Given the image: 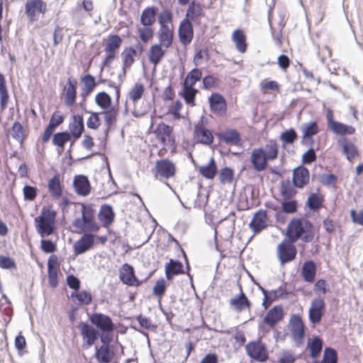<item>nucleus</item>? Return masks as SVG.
Masks as SVG:
<instances>
[{"instance_id":"obj_1","label":"nucleus","mask_w":363,"mask_h":363,"mask_svg":"<svg viewBox=\"0 0 363 363\" xmlns=\"http://www.w3.org/2000/svg\"><path fill=\"white\" fill-rule=\"evenodd\" d=\"M288 236L296 241L301 239L305 242H310L314 238L312 223L304 218H293L287 226Z\"/></svg>"},{"instance_id":"obj_2","label":"nucleus","mask_w":363,"mask_h":363,"mask_svg":"<svg viewBox=\"0 0 363 363\" xmlns=\"http://www.w3.org/2000/svg\"><path fill=\"white\" fill-rule=\"evenodd\" d=\"M56 215L57 213L54 210L43 207L40 214L34 218L36 231L42 238L55 233Z\"/></svg>"},{"instance_id":"obj_3","label":"nucleus","mask_w":363,"mask_h":363,"mask_svg":"<svg viewBox=\"0 0 363 363\" xmlns=\"http://www.w3.org/2000/svg\"><path fill=\"white\" fill-rule=\"evenodd\" d=\"M247 356L258 362H265L269 359V353L266 345L261 340H253L245 345Z\"/></svg>"},{"instance_id":"obj_4","label":"nucleus","mask_w":363,"mask_h":363,"mask_svg":"<svg viewBox=\"0 0 363 363\" xmlns=\"http://www.w3.org/2000/svg\"><path fill=\"white\" fill-rule=\"evenodd\" d=\"M293 240L284 239L277 247V257L281 266L292 262L296 257L297 250Z\"/></svg>"},{"instance_id":"obj_5","label":"nucleus","mask_w":363,"mask_h":363,"mask_svg":"<svg viewBox=\"0 0 363 363\" xmlns=\"http://www.w3.org/2000/svg\"><path fill=\"white\" fill-rule=\"evenodd\" d=\"M289 324L294 342L298 347L302 345L306 335V327L301 316L298 314H293L291 316Z\"/></svg>"},{"instance_id":"obj_6","label":"nucleus","mask_w":363,"mask_h":363,"mask_svg":"<svg viewBox=\"0 0 363 363\" xmlns=\"http://www.w3.org/2000/svg\"><path fill=\"white\" fill-rule=\"evenodd\" d=\"M89 320L96 327V329L101 331L102 334L111 333L116 329L115 324L111 318L104 313H94L89 315Z\"/></svg>"},{"instance_id":"obj_7","label":"nucleus","mask_w":363,"mask_h":363,"mask_svg":"<svg viewBox=\"0 0 363 363\" xmlns=\"http://www.w3.org/2000/svg\"><path fill=\"white\" fill-rule=\"evenodd\" d=\"M78 328L84 340L83 348L88 349L91 347L99 337V331L86 322L81 321Z\"/></svg>"},{"instance_id":"obj_8","label":"nucleus","mask_w":363,"mask_h":363,"mask_svg":"<svg viewBox=\"0 0 363 363\" xmlns=\"http://www.w3.org/2000/svg\"><path fill=\"white\" fill-rule=\"evenodd\" d=\"M325 313V303L323 298H315L311 303L308 318L313 325L319 323Z\"/></svg>"},{"instance_id":"obj_9","label":"nucleus","mask_w":363,"mask_h":363,"mask_svg":"<svg viewBox=\"0 0 363 363\" xmlns=\"http://www.w3.org/2000/svg\"><path fill=\"white\" fill-rule=\"evenodd\" d=\"M119 279L123 284L128 286H139L143 281L136 277L134 267L128 263L123 264L119 272Z\"/></svg>"},{"instance_id":"obj_10","label":"nucleus","mask_w":363,"mask_h":363,"mask_svg":"<svg viewBox=\"0 0 363 363\" xmlns=\"http://www.w3.org/2000/svg\"><path fill=\"white\" fill-rule=\"evenodd\" d=\"M47 11V4L43 0H27L25 4V13L30 22L35 20L36 12L44 15Z\"/></svg>"},{"instance_id":"obj_11","label":"nucleus","mask_w":363,"mask_h":363,"mask_svg":"<svg viewBox=\"0 0 363 363\" xmlns=\"http://www.w3.org/2000/svg\"><path fill=\"white\" fill-rule=\"evenodd\" d=\"M95 235L93 233H84L83 235L77 240L73 250L76 256L86 253L91 249L94 245Z\"/></svg>"},{"instance_id":"obj_12","label":"nucleus","mask_w":363,"mask_h":363,"mask_svg":"<svg viewBox=\"0 0 363 363\" xmlns=\"http://www.w3.org/2000/svg\"><path fill=\"white\" fill-rule=\"evenodd\" d=\"M310 179L309 170L303 164L294 168L292 173L293 185L298 189L303 188Z\"/></svg>"},{"instance_id":"obj_13","label":"nucleus","mask_w":363,"mask_h":363,"mask_svg":"<svg viewBox=\"0 0 363 363\" xmlns=\"http://www.w3.org/2000/svg\"><path fill=\"white\" fill-rule=\"evenodd\" d=\"M178 36L183 45L186 46L190 44L194 38L193 23L187 19H183L178 28Z\"/></svg>"},{"instance_id":"obj_14","label":"nucleus","mask_w":363,"mask_h":363,"mask_svg":"<svg viewBox=\"0 0 363 363\" xmlns=\"http://www.w3.org/2000/svg\"><path fill=\"white\" fill-rule=\"evenodd\" d=\"M216 136L220 142L225 143L227 145L238 146L241 145L242 143L240 133L233 128H228L217 133Z\"/></svg>"},{"instance_id":"obj_15","label":"nucleus","mask_w":363,"mask_h":363,"mask_svg":"<svg viewBox=\"0 0 363 363\" xmlns=\"http://www.w3.org/2000/svg\"><path fill=\"white\" fill-rule=\"evenodd\" d=\"M208 104L210 109L213 113L220 116L225 114L227 111V103L223 96L220 94H211L208 97Z\"/></svg>"},{"instance_id":"obj_16","label":"nucleus","mask_w":363,"mask_h":363,"mask_svg":"<svg viewBox=\"0 0 363 363\" xmlns=\"http://www.w3.org/2000/svg\"><path fill=\"white\" fill-rule=\"evenodd\" d=\"M73 187L76 194L82 196H87L91 190L90 182L87 176L78 174L73 179Z\"/></svg>"},{"instance_id":"obj_17","label":"nucleus","mask_w":363,"mask_h":363,"mask_svg":"<svg viewBox=\"0 0 363 363\" xmlns=\"http://www.w3.org/2000/svg\"><path fill=\"white\" fill-rule=\"evenodd\" d=\"M284 316V310L281 306H274L269 309L263 318V322L269 328H274Z\"/></svg>"},{"instance_id":"obj_18","label":"nucleus","mask_w":363,"mask_h":363,"mask_svg":"<svg viewBox=\"0 0 363 363\" xmlns=\"http://www.w3.org/2000/svg\"><path fill=\"white\" fill-rule=\"evenodd\" d=\"M156 176L160 175L164 179L172 177L176 171L174 164L168 159H162L157 161L155 164Z\"/></svg>"},{"instance_id":"obj_19","label":"nucleus","mask_w":363,"mask_h":363,"mask_svg":"<svg viewBox=\"0 0 363 363\" xmlns=\"http://www.w3.org/2000/svg\"><path fill=\"white\" fill-rule=\"evenodd\" d=\"M72 226L79 230V233H95L100 229V225L95 218L84 219L83 221L79 219H74L72 221Z\"/></svg>"},{"instance_id":"obj_20","label":"nucleus","mask_w":363,"mask_h":363,"mask_svg":"<svg viewBox=\"0 0 363 363\" xmlns=\"http://www.w3.org/2000/svg\"><path fill=\"white\" fill-rule=\"evenodd\" d=\"M250 162L257 172L264 171L267 167L268 160L264 155L263 147L253 149L251 152Z\"/></svg>"},{"instance_id":"obj_21","label":"nucleus","mask_w":363,"mask_h":363,"mask_svg":"<svg viewBox=\"0 0 363 363\" xmlns=\"http://www.w3.org/2000/svg\"><path fill=\"white\" fill-rule=\"evenodd\" d=\"M84 131V124L82 115H73L72 121L69 124L68 134L72 139L77 140L82 136Z\"/></svg>"},{"instance_id":"obj_22","label":"nucleus","mask_w":363,"mask_h":363,"mask_svg":"<svg viewBox=\"0 0 363 363\" xmlns=\"http://www.w3.org/2000/svg\"><path fill=\"white\" fill-rule=\"evenodd\" d=\"M267 219V211L259 209L254 214L249 227L255 234H257L266 228Z\"/></svg>"},{"instance_id":"obj_23","label":"nucleus","mask_w":363,"mask_h":363,"mask_svg":"<svg viewBox=\"0 0 363 363\" xmlns=\"http://www.w3.org/2000/svg\"><path fill=\"white\" fill-rule=\"evenodd\" d=\"M204 15V12L201 4L195 0L191 1L186 12L185 18L191 23L196 22L199 23L201 18Z\"/></svg>"},{"instance_id":"obj_24","label":"nucleus","mask_w":363,"mask_h":363,"mask_svg":"<svg viewBox=\"0 0 363 363\" xmlns=\"http://www.w3.org/2000/svg\"><path fill=\"white\" fill-rule=\"evenodd\" d=\"M123 40L118 34H111L108 35L105 43L104 51L106 54L116 58L120 47L121 46Z\"/></svg>"},{"instance_id":"obj_25","label":"nucleus","mask_w":363,"mask_h":363,"mask_svg":"<svg viewBox=\"0 0 363 363\" xmlns=\"http://www.w3.org/2000/svg\"><path fill=\"white\" fill-rule=\"evenodd\" d=\"M298 208V201L294 199H283L281 202V211L276 213L277 220H284V213L294 214L297 212Z\"/></svg>"},{"instance_id":"obj_26","label":"nucleus","mask_w":363,"mask_h":363,"mask_svg":"<svg viewBox=\"0 0 363 363\" xmlns=\"http://www.w3.org/2000/svg\"><path fill=\"white\" fill-rule=\"evenodd\" d=\"M165 277L172 280L174 276L184 274L183 264L177 259H170L164 267Z\"/></svg>"},{"instance_id":"obj_27","label":"nucleus","mask_w":363,"mask_h":363,"mask_svg":"<svg viewBox=\"0 0 363 363\" xmlns=\"http://www.w3.org/2000/svg\"><path fill=\"white\" fill-rule=\"evenodd\" d=\"M302 130V140L301 144H306L307 140H312V138L318 133L319 128L318 123L315 121L304 123L301 126Z\"/></svg>"},{"instance_id":"obj_28","label":"nucleus","mask_w":363,"mask_h":363,"mask_svg":"<svg viewBox=\"0 0 363 363\" xmlns=\"http://www.w3.org/2000/svg\"><path fill=\"white\" fill-rule=\"evenodd\" d=\"M77 82L71 77L67 79L66 86L65 87V104L67 106H72L76 102L77 99Z\"/></svg>"},{"instance_id":"obj_29","label":"nucleus","mask_w":363,"mask_h":363,"mask_svg":"<svg viewBox=\"0 0 363 363\" xmlns=\"http://www.w3.org/2000/svg\"><path fill=\"white\" fill-rule=\"evenodd\" d=\"M230 305L235 311L241 312L245 308L250 309L252 303L240 288V294L230 300Z\"/></svg>"},{"instance_id":"obj_30","label":"nucleus","mask_w":363,"mask_h":363,"mask_svg":"<svg viewBox=\"0 0 363 363\" xmlns=\"http://www.w3.org/2000/svg\"><path fill=\"white\" fill-rule=\"evenodd\" d=\"M115 213L113 207L109 204L101 206L98 213V218L102 223L104 227L107 228L114 221Z\"/></svg>"},{"instance_id":"obj_31","label":"nucleus","mask_w":363,"mask_h":363,"mask_svg":"<svg viewBox=\"0 0 363 363\" xmlns=\"http://www.w3.org/2000/svg\"><path fill=\"white\" fill-rule=\"evenodd\" d=\"M316 272L317 266L314 261L306 260L302 265L301 274L305 281L312 283L315 281Z\"/></svg>"},{"instance_id":"obj_32","label":"nucleus","mask_w":363,"mask_h":363,"mask_svg":"<svg viewBox=\"0 0 363 363\" xmlns=\"http://www.w3.org/2000/svg\"><path fill=\"white\" fill-rule=\"evenodd\" d=\"M161 45H152L148 52V60L155 67L159 65L166 55V50Z\"/></svg>"},{"instance_id":"obj_33","label":"nucleus","mask_w":363,"mask_h":363,"mask_svg":"<svg viewBox=\"0 0 363 363\" xmlns=\"http://www.w3.org/2000/svg\"><path fill=\"white\" fill-rule=\"evenodd\" d=\"M81 82L83 84L81 96L84 98V101H86V97L92 93L98 83L96 82L95 77L90 74L83 76L81 78Z\"/></svg>"},{"instance_id":"obj_34","label":"nucleus","mask_w":363,"mask_h":363,"mask_svg":"<svg viewBox=\"0 0 363 363\" xmlns=\"http://www.w3.org/2000/svg\"><path fill=\"white\" fill-rule=\"evenodd\" d=\"M157 8L155 6L146 7L140 15V23L143 26H151L156 21Z\"/></svg>"},{"instance_id":"obj_35","label":"nucleus","mask_w":363,"mask_h":363,"mask_svg":"<svg viewBox=\"0 0 363 363\" xmlns=\"http://www.w3.org/2000/svg\"><path fill=\"white\" fill-rule=\"evenodd\" d=\"M95 357L99 363H110L114 356L113 351L110 347L101 345L99 347H95Z\"/></svg>"},{"instance_id":"obj_36","label":"nucleus","mask_w":363,"mask_h":363,"mask_svg":"<svg viewBox=\"0 0 363 363\" xmlns=\"http://www.w3.org/2000/svg\"><path fill=\"white\" fill-rule=\"evenodd\" d=\"M157 36L160 41L158 45H161L164 48H169L172 45L174 32L169 28H160Z\"/></svg>"},{"instance_id":"obj_37","label":"nucleus","mask_w":363,"mask_h":363,"mask_svg":"<svg viewBox=\"0 0 363 363\" xmlns=\"http://www.w3.org/2000/svg\"><path fill=\"white\" fill-rule=\"evenodd\" d=\"M72 138L68 134V130L57 132L52 136V144L57 147L58 154L61 155L65 149V144Z\"/></svg>"},{"instance_id":"obj_38","label":"nucleus","mask_w":363,"mask_h":363,"mask_svg":"<svg viewBox=\"0 0 363 363\" xmlns=\"http://www.w3.org/2000/svg\"><path fill=\"white\" fill-rule=\"evenodd\" d=\"M232 40L240 52L245 53L247 51L246 35L242 30L236 29L234 30L232 34Z\"/></svg>"},{"instance_id":"obj_39","label":"nucleus","mask_w":363,"mask_h":363,"mask_svg":"<svg viewBox=\"0 0 363 363\" xmlns=\"http://www.w3.org/2000/svg\"><path fill=\"white\" fill-rule=\"evenodd\" d=\"M217 165L213 157H211L208 163L199 167L200 174L208 179H214L217 173Z\"/></svg>"},{"instance_id":"obj_40","label":"nucleus","mask_w":363,"mask_h":363,"mask_svg":"<svg viewBox=\"0 0 363 363\" xmlns=\"http://www.w3.org/2000/svg\"><path fill=\"white\" fill-rule=\"evenodd\" d=\"M48 191L55 199H59L62 196V189L60 183V178L58 174L52 177L48 184Z\"/></svg>"},{"instance_id":"obj_41","label":"nucleus","mask_w":363,"mask_h":363,"mask_svg":"<svg viewBox=\"0 0 363 363\" xmlns=\"http://www.w3.org/2000/svg\"><path fill=\"white\" fill-rule=\"evenodd\" d=\"M137 55L136 49L133 47L125 48L122 52L121 56L123 58V77L126 74V67H130L135 62L134 57Z\"/></svg>"},{"instance_id":"obj_42","label":"nucleus","mask_w":363,"mask_h":363,"mask_svg":"<svg viewBox=\"0 0 363 363\" xmlns=\"http://www.w3.org/2000/svg\"><path fill=\"white\" fill-rule=\"evenodd\" d=\"M195 134L197 137L198 142L201 144L210 145L213 141L212 133L207 128L196 125Z\"/></svg>"},{"instance_id":"obj_43","label":"nucleus","mask_w":363,"mask_h":363,"mask_svg":"<svg viewBox=\"0 0 363 363\" xmlns=\"http://www.w3.org/2000/svg\"><path fill=\"white\" fill-rule=\"evenodd\" d=\"M70 298L73 301H77L80 306L89 305L93 299L91 294L86 290L72 291L70 294Z\"/></svg>"},{"instance_id":"obj_44","label":"nucleus","mask_w":363,"mask_h":363,"mask_svg":"<svg viewBox=\"0 0 363 363\" xmlns=\"http://www.w3.org/2000/svg\"><path fill=\"white\" fill-rule=\"evenodd\" d=\"M340 143L346 158L351 161L357 155V147L346 138H342Z\"/></svg>"},{"instance_id":"obj_45","label":"nucleus","mask_w":363,"mask_h":363,"mask_svg":"<svg viewBox=\"0 0 363 363\" xmlns=\"http://www.w3.org/2000/svg\"><path fill=\"white\" fill-rule=\"evenodd\" d=\"M264 155L268 161L275 160L279 155V146L276 140H269L263 147Z\"/></svg>"},{"instance_id":"obj_46","label":"nucleus","mask_w":363,"mask_h":363,"mask_svg":"<svg viewBox=\"0 0 363 363\" xmlns=\"http://www.w3.org/2000/svg\"><path fill=\"white\" fill-rule=\"evenodd\" d=\"M293 183L291 184L289 179L281 181L280 186V194L283 199H293L297 194V191Z\"/></svg>"},{"instance_id":"obj_47","label":"nucleus","mask_w":363,"mask_h":363,"mask_svg":"<svg viewBox=\"0 0 363 363\" xmlns=\"http://www.w3.org/2000/svg\"><path fill=\"white\" fill-rule=\"evenodd\" d=\"M95 103L104 111L115 107L112 106L111 97L106 91H101L96 95Z\"/></svg>"},{"instance_id":"obj_48","label":"nucleus","mask_w":363,"mask_h":363,"mask_svg":"<svg viewBox=\"0 0 363 363\" xmlns=\"http://www.w3.org/2000/svg\"><path fill=\"white\" fill-rule=\"evenodd\" d=\"M182 91L179 94L185 101L186 104L191 106H195V99L197 93L199 92L198 89L194 87L187 86L186 85H183Z\"/></svg>"},{"instance_id":"obj_49","label":"nucleus","mask_w":363,"mask_h":363,"mask_svg":"<svg viewBox=\"0 0 363 363\" xmlns=\"http://www.w3.org/2000/svg\"><path fill=\"white\" fill-rule=\"evenodd\" d=\"M298 133L293 128L286 129L281 132L279 139L282 142L283 147L287 145H293L298 139Z\"/></svg>"},{"instance_id":"obj_50","label":"nucleus","mask_w":363,"mask_h":363,"mask_svg":"<svg viewBox=\"0 0 363 363\" xmlns=\"http://www.w3.org/2000/svg\"><path fill=\"white\" fill-rule=\"evenodd\" d=\"M202 78V72L197 67L192 69L187 73L183 82V85L194 87L195 84Z\"/></svg>"},{"instance_id":"obj_51","label":"nucleus","mask_w":363,"mask_h":363,"mask_svg":"<svg viewBox=\"0 0 363 363\" xmlns=\"http://www.w3.org/2000/svg\"><path fill=\"white\" fill-rule=\"evenodd\" d=\"M9 96L4 75L0 72V106L4 110L8 104Z\"/></svg>"},{"instance_id":"obj_52","label":"nucleus","mask_w":363,"mask_h":363,"mask_svg":"<svg viewBox=\"0 0 363 363\" xmlns=\"http://www.w3.org/2000/svg\"><path fill=\"white\" fill-rule=\"evenodd\" d=\"M307 347L310 351V357L315 358L318 357L322 351L323 340L319 336H315L311 342L308 343Z\"/></svg>"},{"instance_id":"obj_53","label":"nucleus","mask_w":363,"mask_h":363,"mask_svg":"<svg viewBox=\"0 0 363 363\" xmlns=\"http://www.w3.org/2000/svg\"><path fill=\"white\" fill-rule=\"evenodd\" d=\"M336 135H352L355 133V128L352 125H347L337 121L334 123L333 126L330 129Z\"/></svg>"},{"instance_id":"obj_54","label":"nucleus","mask_w":363,"mask_h":363,"mask_svg":"<svg viewBox=\"0 0 363 363\" xmlns=\"http://www.w3.org/2000/svg\"><path fill=\"white\" fill-rule=\"evenodd\" d=\"M323 198L317 193H312L308 197L306 205L313 212L319 211L323 205Z\"/></svg>"},{"instance_id":"obj_55","label":"nucleus","mask_w":363,"mask_h":363,"mask_svg":"<svg viewBox=\"0 0 363 363\" xmlns=\"http://www.w3.org/2000/svg\"><path fill=\"white\" fill-rule=\"evenodd\" d=\"M12 137L21 145L23 143L26 135L22 124L19 121H15L11 127Z\"/></svg>"},{"instance_id":"obj_56","label":"nucleus","mask_w":363,"mask_h":363,"mask_svg":"<svg viewBox=\"0 0 363 363\" xmlns=\"http://www.w3.org/2000/svg\"><path fill=\"white\" fill-rule=\"evenodd\" d=\"M145 91L144 85L142 83H136L129 91V97L133 101L140 100Z\"/></svg>"},{"instance_id":"obj_57","label":"nucleus","mask_w":363,"mask_h":363,"mask_svg":"<svg viewBox=\"0 0 363 363\" xmlns=\"http://www.w3.org/2000/svg\"><path fill=\"white\" fill-rule=\"evenodd\" d=\"M167 289V284L163 278L158 279L152 289V294L159 299H162Z\"/></svg>"},{"instance_id":"obj_58","label":"nucleus","mask_w":363,"mask_h":363,"mask_svg":"<svg viewBox=\"0 0 363 363\" xmlns=\"http://www.w3.org/2000/svg\"><path fill=\"white\" fill-rule=\"evenodd\" d=\"M118 112V108L114 107L103 111L101 113L104 115V121L106 126H111L116 121Z\"/></svg>"},{"instance_id":"obj_59","label":"nucleus","mask_w":363,"mask_h":363,"mask_svg":"<svg viewBox=\"0 0 363 363\" xmlns=\"http://www.w3.org/2000/svg\"><path fill=\"white\" fill-rule=\"evenodd\" d=\"M140 40L146 43L154 36V30L151 26H143L138 28Z\"/></svg>"},{"instance_id":"obj_60","label":"nucleus","mask_w":363,"mask_h":363,"mask_svg":"<svg viewBox=\"0 0 363 363\" xmlns=\"http://www.w3.org/2000/svg\"><path fill=\"white\" fill-rule=\"evenodd\" d=\"M86 113L91 114L90 117L87 119L86 125L89 128L92 130H96L101 125V121L99 118L100 113L89 111L84 110Z\"/></svg>"},{"instance_id":"obj_61","label":"nucleus","mask_w":363,"mask_h":363,"mask_svg":"<svg viewBox=\"0 0 363 363\" xmlns=\"http://www.w3.org/2000/svg\"><path fill=\"white\" fill-rule=\"evenodd\" d=\"M173 15L171 11L164 9L162 11L158 16V23L160 28H169L167 25L172 21Z\"/></svg>"},{"instance_id":"obj_62","label":"nucleus","mask_w":363,"mask_h":363,"mask_svg":"<svg viewBox=\"0 0 363 363\" xmlns=\"http://www.w3.org/2000/svg\"><path fill=\"white\" fill-rule=\"evenodd\" d=\"M322 363H337V354L335 349L326 347L324 350Z\"/></svg>"},{"instance_id":"obj_63","label":"nucleus","mask_w":363,"mask_h":363,"mask_svg":"<svg viewBox=\"0 0 363 363\" xmlns=\"http://www.w3.org/2000/svg\"><path fill=\"white\" fill-rule=\"evenodd\" d=\"M81 212L82 216L75 219H79L83 221L84 219L95 218V211L91 204L82 203Z\"/></svg>"},{"instance_id":"obj_64","label":"nucleus","mask_w":363,"mask_h":363,"mask_svg":"<svg viewBox=\"0 0 363 363\" xmlns=\"http://www.w3.org/2000/svg\"><path fill=\"white\" fill-rule=\"evenodd\" d=\"M234 178V172L232 168L225 167L220 172L219 179L221 183H230Z\"/></svg>"}]
</instances>
